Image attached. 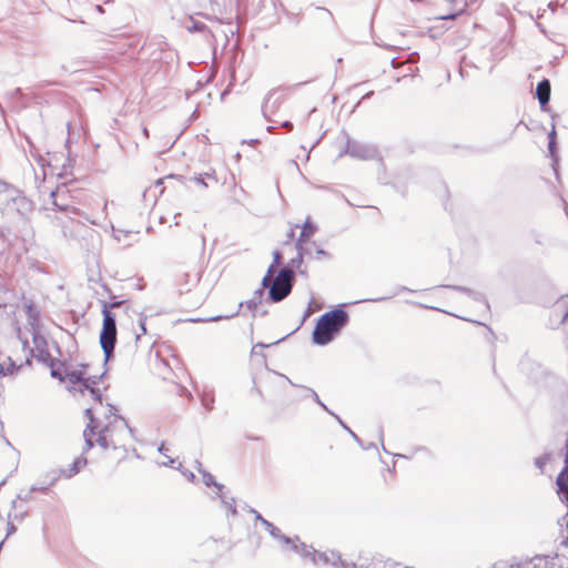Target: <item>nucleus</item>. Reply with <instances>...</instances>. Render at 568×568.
Returning <instances> with one entry per match:
<instances>
[{"label": "nucleus", "mask_w": 568, "mask_h": 568, "mask_svg": "<svg viewBox=\"0 0 568 568\" xmlns=\"http://www.w3.org/2000/svg\"><path fill=\"white\" fill-rule=\"evenodd\" d=\"M348 314L343 310H333L323 314L313 332V342L317 345H326L347 324Z\"/></svg>", "instance_id": "nucleus-1"}, {"label": "nucleus", "mask_w": 568, "mask_h": 568, "mask_svg": "<svg viewBox=\"0 0 568 568\" xmlns=\"http://www.w3.org/2000/svg\"><path fill=\"white\" fill-rule=\"evenodd\" d=\"M85 415L89 418V424L83 433L87 445L93 447L97 443L102 449L109 448L111 444L110 426L100 427V424L93 417L91 408L85 409Z\"/></svg>", "instance_id": "nucleus-2"}, {"label": "nucleus", "mask_w": 568, "mask_h": 568, "mask_svg": "<svg viewBox=\"0 0 568 568\" xmlns=\"http://www.w3.org/2000/svg\"><path fill=\"white\" fill-rule=\"evenodd\" d=\"M103 325L100 333V344L103 349L105 361H109L113 354L116 343V321L115 316L108 310L104 304L103 310Z\"/></svg>", "instance_id": "nucleus-3"}, {"label": "nucleus", "mask_w": 568, "mask_h": 568, "mask_svg": "<svg viewBox=\"0 0 568 568\" xmlns=\"http://www.w3.org/2000/svg\"><path fill=\"white\" fill-rule=\"evenodd\" d=\"M87 366L82 365L79 368H68L65 369L64 381L71 384V388L74 390H79L83 393L84 390H89L93 398L100 400L99 393L94 389L92 385L95 384L94 381H91L87 377Z\"/></svg>", "instance_id": "nucleus-4"}, {"label": "nucleus", "mask_w": 568, "mask_h": 568, "mask_svg": "<svg viewBox=\"0 0 568 568\" xmlns=\"http://www.w3.org/2000/svg\"><path fill=\"white\" fill-rule=\"evenodd\" d=\"M294 272L291 268H282L270 284V296L274 302L284 300L292 290Z\"/></svg>", "instance_id": "nucleus-5"}, {"label": "nucleus", "mask_w": 568, "mask_h": 568, "mask_svg": "<svg viewBox=\"0 0 568 568\" xmlns=\"http://www.w3.org/2000/svg\"><path fill=\"white\" fill-rule=\"evenodd\" d=\"M345 152L351 156L359 160H371L377 155V150L375 146L354 140L347 141Z\"/></svg>", "instance_id": "nucleus-6"}, {"label": "nucleus", "mask_w": 568, "mask_h": 568, "mask_svg": "<svg viewBox=\"0 0 568 568\" xmlns=\"http://www.w3.org/2000/svg\"><path fill=\"white\" fill-rule=\"evenodd\" d=\"M392 565H395V562L390 560H384L379 557L365 555L359 557V562L355 566L356 568H389Z\"/></svg>", "instance_id": "nucleus-7"}, {"label": "nucleus", "mask_w": 568, "mask_h": 568, "mask_svg": "<svg viewBox=\"0 0 568 568\" xmlns=\"http://www.w3.org/2000/svg\"><path fill=\"white\" fill-rule=\"evenodd\" d=\"M20 366H18L10 356L0 352V377L13 376Z\"/></svg>", "instance_id": "nucleus-8"}, {"label": "nucleus", "mask_w": 568, "mask_h": 568, "mask_svg": "<svg viewBox=\"0 0 568 568\" xmlns=\"http://www.w3.org/2000/svg\"><path fill=\"white\" fill-rule=\"evenodd\" d=\"M316 231H317L316 225L311 222L310 217H307L302 226L301 235L296 242V247L300 253L302 250V243L305 242L307 239H310Z\"/></svg>", "instance_id": "nucleus-9"}, {"label": "nucleus", "mask_w": 568, "mask_h": 568, "mask_svg": "<svg viewBox=\"0 0 568 568\" xmlns=\"http://www.w3.org/2000/svg\"><path fill=\"white\" fill-rule=\"evenodd\" d=\"M536 94L541 105L549 102L550 99V83L548 80H542L538 83Z\"/></svg>", "instance_id": "nucleus-10"}, {"label": "nucleus", "mask_w": 568, "mask_h": 568, "mask_svg": "<svg viewBox=\"0 0 568 568\" xmlns=\"http://www.w3.org/2000/svg\"><path fill=\"white\" fill-rule=\"evenodd\" d=\"M558 494L565 495V498L560 497L561 500L568 499V465L557 477Z\"/></svg>", "instance_id": "nucleus-11"}, {"label": "nucleus", "mask_w": 568, "mask_h": 568, "mask_svg": "<svg viewBox=\"0 0 568 568\" xmlns=\"http://www.w3.org/2000/svg\"><path fill=\"white\" fill-rule=\"evenodd\" d=\"M0 192L4 195L6 199H11L14 202H24V197L20 195H14L17 192L13 189H10L4 182L0 181Z\"/></svg>", "instance_id": "nucleus-12"}, {"label": "nucleus", "mask_w": 568, "mask_h": 568, "mask_svg": "<svg viewBox=\"0 0 568 568\" xmlns=\"http://www.w3.org/2000/svg\"><path fill=\"white\" fill-rule=\"evenodd\" d=\"M206 179H207V180H212V181H214V182H217V180H216V176H215V173H214V172H212V173L206 172V173H204V174H199V175H196V176H194V178H193L194 182H196L197 184H201V185H203V186H207V185H209V184H207V182L205 181Z\"/></svg>", "instance_id": "nucleus-13"}, {"label": "nucleus", "mask_w": 568, "mask_h": 568, "mask_svg": "<svg viewBox=\"0 0 568 568\" xmlns=\"http://www.w3.org/2000/svg\"><path fill=\"white\" fill-rule=\"evenodd\" d=\"M276 267H277V265H274V263H272L270 265L266 275L262 280V285L264 287H268L270 286L271 282H272L273 274H274Z\"/></svg>", "instance_id": "nucleus-14"}, {"label": "nucleus", "mask_w": 568, "mask_h": 568, "mask_svg": "<svg viewBox=\"0 0 568 568\" xmlns=\"http://www.w3.org/2000/svg\"><path fill=\"white\" fill-rule=\"evenodd\" d=\"M145 320H146L145 316H143L141 314L140 318H139V325H140L141 332L135 334L136 342L141 338L142 335H144L146 333Z\"/></svg>", "instance_id": "nucleus-15"}, {"label": "nucleus", "mask_w": 568, "mask_h": 568, "mask_svg": "<svg viewBox=\"0 0 568 568\" xmlns=\"http://www.w3.org/2000/svg\"><path fill=\"white\" fill-rule=\"evenodd\" d=\"M213 402H214V398H213V396L211 394H204L203 395V397H202V405L206 409H212Z\"/></svg>", "instance_id": "nucleus-16"}, {"label": "nucleus", "mask_w": 568, "mask_h": 568, "mask_svg": "<svg viewBox=\"0 0 568 568\" xmlns=\"http://www.w3.org/2000/svg\"><path fill=\"white\" fill-rule=\"evenodd\" d=\"M199 471H200V475H201V478H202L203 483L206 486H211V485L216 486V483L214 481L212 475L202 473L200 469H199Z\"/></svg>", "instance_id": "nucleus-17"}, {"label": "nucleus", "mask_w": 568, "mask_h": 568, "mask_svg": "<svg viewBox=\"0 0 568 568\" xmlns=\"http://www.w3.org/2000/svg\"><path fill=\"white\" fill-rule=\"evenodd\" d=\"M60 189H58L55 192H51V197L53 199V204L60 210V211H68V206L60 204L57 202L55 197L59 195Z\"/></svg>", "instance_id": "nucleus-18"}, {"label": "nucleus", "mask_w": 568, "mask_h": 568, "mask_svg": "<svg viewBox=\"0 0 568 568\" xmlns=\"http://www.w3.org/2000/svg\"><path fill=\"white\" fill-rule=\"evenodd\" d=\"M548 149H549V152L551 153V155L554 154V149H555V130H552L550 133H549V143H548Z\"/></svg>", "instance_id": "nucleus-19"}, {"label": "nucleus", "mask_w": 568, "mask_h": 568, "mask_svg": "<svg viewBox=\"0 0 568 568\" xmlns=\"http://www.w3.org/2000/svg\"><path fill=\"white\" fill-rule=\"evenodd\" d=\"M311 394H312V397L314 398V400L320 404L325 410H328L327 407L321 402L317 393L313 389H310Z\"/></svg>", "instance_id": "nucleus-20"}, {"label": "nucleus", "mask_w": 568, "mask_h": 568, "mask_svg": "<svg viewBox=\"0 0 568 568\" xmlns=\"http://www.w3.org/2000/svg\"><path fill=\"white\" fill-rule=\"evenodd\" d=\"M281 258H282L281 253H280L278 251H275V252L273 253V263H274V265H277V266H278V265H280V263H281Z\"/></svg>", "instance_id": "nucleus-21"}, {"label": "nucleus", "mask_w": 568, "mask_h": 568, "mask_svg": "<svg viewBox=\"0 0 568 568\" xmlns=\"http://www.w3.org/2000/svg\"><path fill=\"white\" fill-rule=\"evenodd\" d=\"M246 306H247V308H250L251 311H254V310L256 308V306H257V303H256L255 301H253V300H252V301H247V302H246Z\"/></svg>", "instance_id": "nucleus-22"}, {"label": "nucleus", "mask_w": 568, "mask_h": 568, "mask_svg": "<svg viewBox=\"0 0 568 568\" xmlns=\"http://www.w3.org/2000/svg\"><path fill=\"white\" fill-rule=\"evenodd\" d=\"M237 313H239V311H236L235 313L227 315V316H216V317L211 318V321H219L221 318H231V317L235 316Z\"/></svg>", "instance_id": "nucleus-23"}, {"label": "nucleus", "mask_w": 568, "mask_h": 568, "mask_svg": "<svg viewBox=\"0 0 568 568\" xmlns=\"http://www.w3.org/2000/svg\"><path fill=\"white\" fill-rule=\"evenodd\" d=\"M164 450H166V448H164V446H161V447H160V452H161L165 457H168V458H169V462H170V463H173V462H174V458H172V457L168 456V455L164 453Z\"/></svg>", "instance_id": "nucleus-24"}, {"label": "nucleus", "mask_w": 568, "mask_h": 568, "mask_svg": "<svg viewBox=\"0 0 568 568\" xmlns=\"http://www.w3.org/2000/svg\"><path fill=\"white\" fill-rule=\"evenodd\" d=\"M282 126H283V128H286V129H292V128H293V124H292V122H290V121H285V122H283V123H282Z\"/></svg>", "instance_id": "nucleus-25"}, {"label": "nucleus", "mask_w": 568, "mask_h": 568, "mask_svg": "<svg viewBox=\"0 0 568 568\" xmlns=\"http://www.w3.org/2000/svg\"><path fill=\"white\" fill-rule=\"evenodd\" d=\"M190 480L191 481H195V480H199V478L195 477V475L193 473H190V476H189Z\"/></svg>", "instance_id": "nucleus-26"}, {"label": "nucleus", "mask_w": 568, "mask_h": 568, "mask_svg": "<svg viewBox=\"0 0 568 568\" xmlns=\"http://www.w3.org/2000/svg\"><path fill=\"white\" fill-rule=\"evenodd\" d=\"M548 7H549V8L551 9V11L554 12V11L556 10L557 3H552V2H550V3L548 4Z\"/></svg>", "instance_id": "nucleus-27"}, {"label": "nucleus", "mask_w": 568, "mask_h": 568, "mask_svg": "<svg viewBox=\"0 0 568 568\" xmlns=\"http://www.w3.org/2000/svg\"><path fill=\"white\" fill-rule=\"evenodd\" d=\"M143 135H144L145 138H149V131H148V129H146V128H143Z\"/></svg>", "instance_id": "nucleus-28"}, {"label": "nucleus", "mask_w": 568, "mask_h": 568, "mask_svg": "<svg viewBox=\"0 0 568 568\" xmlns=\"http://www.w3.org/2000/svg\"><path fill=\"white\" fill-rule=\"evenodd\" d=\"M121 304H122V302L112 303V304H111V307H118V306H120Z\"/></svg>", "instance_id": "nucleus-29"}, {"label": "nucleus", "mask_w": 568, "mask_h": 568, "mask_svg": "<svg viewBox=\"0 0 568 568\" xmlns=\"http://www.w3.org/2000/svg\"><path fill=\"white\" fill-rule=\"evenodd\" d=\"M318 254L326 255V252L324 250H317Z\"/></svg>", "instance_id": "nucleus-30"}, {"label": "nucleus", "mask_w": 568, "mask_h": 568, "mask_svg": "<svg viewBox=\"0 0 568 568\" xmlns=\"http://www.w3.org/2000/svg\"><path fill=\"white\" fill-rule=\"evenodd\" d=\"M372 94H373V92H368V93H366L363 98H364V99L369 98Z\"/></svg>", "instance_id": "nucleus-31"}, {"label": "nucleus", "mask_w": 568, "mask_h": 568, "mask_svg": "<svg viewBox=\"0 0 568 568\" xmlns=\"http://www.w3.org/2000/svg\"><path fill=\"white\" fill-rule=\"evenodd\" d=\"M455 288L458 290V291L468 292V290H466V288H462V287H455Z\"/></svg>", "instance_id": "nucleus-32"}, {"label": "nucleus", "mask_w": 568, "mask_h": 568, "mask_svg": "<svg viewBox=\"0 0 568 568\" xmlns=\"http://www.w3.org/2000/svg\"><path fill=\"white\" fill-rule=\"evenodd\" d=\"M193 28H194V30H200L201 29L196 23L193 26Z\"/></svg>", "instance_id": "nucleus-33"}, {"label": "nucleus", "mask_w": 568, "mask_h": 568, "mask_svg": "<svg viewBox=\"0 0 568 568\" xmlns=\"http://www.w3.org/2000/svg\"><path fill=\"white\" fill-rule=\"evenodd\" d=\"M455 16H448V17H444V19H454Z\"/></svg>", "instance_id": "nucleus-34"}, {"label": "nucleus", "mask_w": 568, "mask_h": 568, "mask_svg": "<svg viewBox=\"0 0 568 568\" xmlns=\"http://www.w3.org/2000/svg\"><path fill=\"white\" fill-rule=\"evenodd\" d=\"M348 433H349V434H352V436L356 437V436H355V433H353V430H352V429H348Z\"/></svg>", "instance_id": "nucleus-35"}, {"label": "nucleus", "mask_w": 568, "mask_h": 568, "mask_svg": "<svg viewBox=\"0 0 568 568\" xmlns=\"http://www.w3.org/2000/svg\"><path fill=\"white\" fill-rule=\"evenodd\" d=\"M348 433H349V434H352V436L356 437V436H355V433H353V430H352V429H348Z\"/></svg>", "instance_id": "nucleus-36"}, {"label": "nucleus", "mask_w": 568, "mask_h": 568, "mask_svg": "<svg viewBox=\"0 0 568 568\" xmlns=\"http://www.w3.org/2000/svg\"><path fill=\"white\" fill-rule=\"evenodd\" d=\"M348 433H349V434H352V436L356 437V436H355V433H353V430H352V429H348Z\"/></svg>", "instance_id": "nucleus-37"}, {"label": "nucleus", "mask_w": 568, "mask_h": 568, "mask_svg": "<svg viewBox=\"0 0 568 568\" xmlns=\"http://www.w3.org/2000/svg\"><path fill=\"white\" fill-rule=\"evenodd\" d=\"M106 206H108V203L105 202V203L103 204V210H104V211L106 210Z\"/></svg>", "instance_id": "nucleus-38"}]
</instances>
